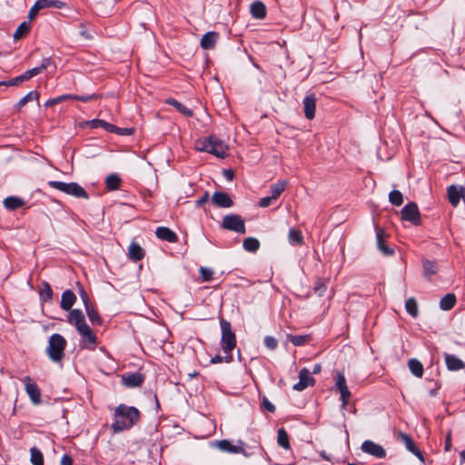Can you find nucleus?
I'll list each match as a JSON object with an SVG mask.
<instances>
[{"label":"nucleus","instance_id":"nucleus-37","mask_svg":"<svg viewBox=\"0 0 465 465\" xmlns=\"http://www.w3.org/2000/svg\"><path fill=\"white\" fill-rule=\"evenodd\" d=\"M287 339L294 346H302L311 341V335H293L288 334Z\"/></svg>","mask_w":465,"mask_h":465},{"label":"nucleus","instance_id":"nucleus-39","mask_svg":"<svg viewBox=\"0 0 465 465\" xmlns=\"http://www.w3.org/2000/svg\"><path fill=\"white\" fill-rule=\"evenodd\" d=\"M287 186V182L284 180L278 181L277 183L272 184V198L274 200L278 199V197L282 194V193L285 190Z\"/></svg>","mask_w":465,"mask_h":465},{"label":"nucleus","instance_id":"nucleus-35","mask_svg":"<svg viewBox=\"0 0 465 465\" xmlns=\"http://www.w3.org/2000/svg\"><path fill=\"white\" fill-rule=\"evenodd\" d=\"M88 124L94 128L102 127L108 132L118 131V127H116L114 124H111L104 120H100V119L92 120V121L88 122Z\"/></svg>","mask_w":465,"mask_h":465},{"label":"nucleus","instance_id":"nucleus-36","mask_svg":"<svg viewBox=\"0 0 465 465\" xmlns=\"http://www.w3.org/2000/svg\"><path fill=\"white\" fill-rule=\"evenodd\" d=\"M166 104L173 105L175 107L181 114H183L185 116L191 117L193 116V111L187 108L185 105L182 104L178 101L174 100L173 98H168L165 101Z\"/></svg>","mask_w":465,"mask_h":465},{"label":"nucleus","instance_id":"nucleus-1","mask_svg":"<svg viewBox=\"0 0 465 465\" xmlns=\"http://www.w3.org/2000/svg\"><path fill=\"white\" fill-rule=\"evenodd\" d=\"M140 416V411L135 407L119 404L114 410V421L111 428L114 433L129 430L138 423Z\"/></svg>","mask_w":465,"mask_h":465},{"label":"nucleus","instance_id":"nucleus-15","mask_svg":"<svg viewBox=\"0 0 465 465\" xmlns=\"http://www.w3.org/2000/svg\"><path fill=\"white\" fill-rule=\"evenodd\" d=\"M217 447L225 452L229 453H242L244 452L243 445L244 443L242 440H239V445H233L228 440H222L217 441Z\"/></svg>","mask_w":465,"mask_h":465},{"label":"nucleus","instance_id":"nucleus-24","mask_svg":"<svg viewBox=\"0 0 465 465\" xmlns=\"http://www.w3.org/2000/svg\"><path fill=\"white\" fill-rule=\"evenodd\" d=\"M252 16L255 19H263L266 16V7L262 2L256 1L251 5Z\"/></svg>","mask_w":465,"mask_h":465},{"label":"nucleus","instance_id":"nucleus-11","mask_svg":"<svg viewBox=\"0 0 465 465\" xmlns=\"http://www.w3.org/2000/svg\"><path fill=\"white\" fill-rule=\"evenodd\" d=\"M315 379L312 376V372L307 368H302L299 372V381L292 387L294 391H302L309 386H313Z\"/></svg>","mask_w":465,"mask_h":465},{"label":"nucleus","instance_id":"nucleus-18","mask_svg":"<svg viewBox=\"0 0 465 465\" xmlns=\"http://www.w3.org/2000/svg\"><path fill=\"white\" fill-rule=\"evenodd\" d=\"M316 109V98L314 94L305 96L303 99V110L305 117L309 120L314 118Z\"/></svg>","mask_w":465,"mask_h":465},{"label":"nucleus","instance_id":"nucleus-57","mask_svg":"<svg viewBox=\"0 0 465 465\" xmlns=\"http://www.w3.org/2000/svg\"><path fill=\"white\" fill-rule=\"evenodd\" d=\"M61 465H73V459L70 455L64 454L61 459Z\"/></svg>","mask_w":465,"mask_h":465},{"label":"nucleus","instance_id":"nucleus-13","mask_svg":"<svg viewBox=\"0 0 465 465\" xmlns=\"http://www.w3.org/2000/svg\"><path fill=\"white\" fill-rule=\"evenodd\" d=\"M397 440L402 442L405 445L406 449L413 455H415L417 458H419V460H420L421 461L424 460L422 452L416 446L412 439L408 434L400 431L397 434Z\"/></svg>","mask_w":465,"mask_h":465},{"label":"nucleus","instance_id":"nucleus-33","mask_svg":"<svg viewBox=\"0 0 465 465\" xmlns=\"http://www.w3.org/2000/svg\"><path fill=\"white\" fill-rule=\"evenodd\" d=\"M277 443L284 450L291 448L289 435L284 428H280L277 431Z\"/></svg>","mask_w":465,"mask_h":465},{"label":"nucleus","instance_id":"nucleus-53","mask_svg":"<svg viewBox=\"0 0 465 465\" xmlns=\"http://www.w3.org/2000/svg\"><path fill=\"white\" fill-rule=\"evenodd\" d=\"M336 387L339 391L347 387L346 379L341 373H338L337 375Z\"/></svg>","mask_w":465,"mask_h":465},{"label":"nucleus","instance_id":"nucleus-23","mask_svg":"<svg viewBox=\"0 0 465 465\" xmlns=\"http://www.w3.org/2000/svg\"><path fill=\"white\" fill-rule=\"evenodd\" d=\"M76 301L74 292L71 290H66L62 293L60 306L64 311H70Z\"/></svg>","mask_w":465,"mask_h":465},{"label":"nucleus","instance_id":"nucleus-14","mask_svg":"<svg viewBox=\"0 0 465 465\" xmlns=\"http://www.w3.org/2000/svg\"><path fill=\"white\" fill-rule=\"evenodd\" d=\"M449 201L452 206L456 207L460 199L465 202V187L450 185L447 189Z\"/></svg>","mask_w":465,"mask_h":465},{"label":"nucleus","instance_id":"nucleus-51","mask_svg":"<svg viewBox=\"0 0 465 465\" xmlns=\"http://www.w3.org/2000/svg\"><path fill=\"white\" fill-rule=\"evenodd\" d=\"M262 407L271 413H273L276 411L275 406L266 397H263L262 401Z\"/></svg>","mask_w":465,"mask_h":465},{"label":"nucleus","instance_id":"nucleus-2","mask_svg":"<svg viewBox=\"0 0 465 465\" xmlns=\"http://www.w3.org/2000/svg\"><path fill=\"white\" fill-rule=\"evenodd\" d=\"M195 149L206 152L218 158H225L228 155L229 146L220 138L211 135L195 142Z\"/></svg>","mask_w":465,"mask_h":465},{"label":"nucleus","instance_id":"nucleus-63","mask_svg":"<svg viewBox=\"0 0 465 465\" xmlns=\"http://www.w3.org/2000/svg\"><path fill=\"white\" fill-rule=\"evenodd\" d=\"M223 175L224 177L229 180V181H232L234 177V173L232 170H224L223 171Z\"/></svg>","mask_w":465,"mask_h":465},{"label":"nucleus","instance_id":"nucleus-50","mask_svg":"<svg viewBox=\"0 0 465 465\" xmlns=\"http://www.w3.org/2000/svg\"><path fill=\"white\" fill-rule=\"evenodd\" d=\"M339 391L341 393V400L342 402V406L345 407L349 403L351 392H350L348 387L343 388V389L340 390Z\"/></svg>","mask_w":465,"mask_h":465},{"label":"nucleus","instance_id":"nucleus-29","mask_svg":"<svg viewBox=\"0 0 465 465\" xmlns=\"http://www.w3.org/2000/svg\"><path fill=\"white\" fill-rule=\"evenodd\" d=\"M288 241L291 244L301 245L303 242V236L301 230L291 228L288 232Z\"/></svg>","mask_w":465,"mask_h":465},{"label":"nucleus","instance_id":"nucleus-60","mask_svg":"<svg viewBox=\"0 0 465 465\" xmlns=\"http://www.w3.org/2000/svg\"><path fill=\"white\" fill-rule=\"evenodd\" d=\"M29 74V71L27 70V71H26V72H25L23 74H21V75H19V76L15 77V81H16V82H20V83H22V82H24V81H26V80H28V79H30V78H32V77H31V75H30V74Z\"/></svg>","mask_w":465,"mask_h":465},{"label":"nucleus","instance_id":"nucleus-6","mask_svg":"<svg viewBox=\"0 0 465 465\" xmlns=\"http://www.w3.org/2000/svg\"><path fill=\"white\" fill-rule=\"evenodd\" d=\"M77 331L81 336L80 347L88 351H94L97 347V338L89 325L86 323Z\"/></svg>","mask_w":465,"mask_h":465},{"label":"nucleus","instance_id":"nucleus-61","mask_svg":"<svg viewBox=\"0 0 465 465\" xmlns=\"http://www.w3.org/2000/svg\"><path fill=\"white\" fill-rule=\"evenodd\" d=\"M81 297L83 299V302H84V308H87V306H91L92 305V303L90 302V300L88 298L87 293L84 290L82 291Z\"/></svg>","mask_w":465,"mask_h":465},{"label":"nucleus","instance_id":"nucleus-48","mask_svg":"<svg viewBox=\"0 0 465 465\" xmlns=\"http://www.w3.org/2000/svg\"><path fill=\"white\" fill-rule=\"evenodd\" d=\"M438 272L437 263H425L423 275L427 279H430Z\"/></svg>","mask_w":465,"mask_h":465},{"label":"nucleus","instance_id":"nucleus-27","mask_svg":"<svg viewBox=\"0 0 465 465\" xmlns=\"http://www.w3.org/2000/svg\"><path fill=\"white\" fill-rule=\"evenodd\" d=\"M24 204L23 199L16 196H9L4 200V206L10 211L21 208Z\"/></svg>","mask_w":465,"mask_h":465},{"label":"nucleus","instance_id":"nucleus-3","mask_svg":"<svg viewBox=\"0 0 465 465\" xmlns=\"http://www.w3.org/2000/svg\"><path fill=\"white\" fill-rule=\"evenodd\" d=\"M222 331L221 346L225 353V362L232 361V351L236 347V335L232 331V324L227 320L220 319Z\"/></svg>","mask_w":465,"mask_h":465},{"label":"nucleus","instance_id":"nucleus-41","mask_svg":"<svg viewBox=\"0 0 465 465\" xmlns=\"http://www.w3.org/2000/svg\"><path fill=\"white\" fill-rule=\"evenodd\" d=\"M39 295H40V300L42 302H49L52 300L53 290L48 282H43V287L40 290Z\"/></svg>","mask_w":465,"mask_h":465},{"label":"nucleus","instance_id":"nucleus-40","mask_svg":"<svg viewBox=\"0 0 465 465\" xmlns=\"http://www.w3.org/2000/svg\"><path fill=\"white\" fill-rule=\"evenodd\" d=\"M243 248L247 252H255L260 248V242L253 237H248L243 240Z\"/></svg>","mask_w":465,"mask_h":465},{"label":"nucleus","instance_id":"nucleus-42","mask_svg":"<svg viewBox=\"0 0 465 465\" xmlns=\"http://www.w3.org/2000/svg\"><path fill=\"white\" fill-rule=\"evenodd\" d=\"M199 274L202 282H209L213 280L214 271L212 268L201 266Z\"/></svg>","mask_w":465,"mask_h":465},{"label":"nucleus","instance_id":"nucleus-32","mask_svg":"<svg viewBox=\"0 0 465 465\" xmlns=\"http://www.w3.org/2000/svg\"><path fill=\"white\" fill-rule=\"evenodd\" d=\"M405 309L412 318H417L419 316L418 302L414 297H411L406 300Z\"/></svg>","mask_w":465,"mask_h":465},{"label":"nucleus","instance_id":"nucleus-17","mask_svg":"<svg viewBox=\"0 0 465 465\" xmlns=\"http://www.w3.org/2000/svg\"><path fill=\"white\" fill-rule=\"evenodd\" d=\"M444 360L449 371H457L465 368V362L455 355L444 353Z\"/></svg>","mask_w":465,"mask_h":465},{"label":"nucleus","instance_id":"nucleus-44","mask_svg":"<svg viewBox=\"0 0 465 465\" xmlns=\"http://www.w3.org/2000/svg\"><path fill=\"white\" fill-rule=\"evenodd\" d=\"M329 280L325 278H319L314 284L313 290L319 295L322 296L327 289Z\"/></svg>","mask_w":465,"mask_h":465},{"label":"nucleus","instance_id":"nucleus-54","mask_svg":"<svg viewBox=\"0 0 465 465\" xmlns=\"http://www.w3.org/2000/svg\"><path fill=\"white\" fill-rule=\"evenodd\" d=\"M40 10L41 9L39 7H37V4L35 3V5L31 7V9L29 10V13H28L29 22H31L32 20H34L36 17V15H38Z\"/></svg>","mask_w":465,"mask_h":465},{"label":"nucleus","instance_id":"nucleus-56","mask_svg":"<svg viewBox=\"0 0 465 465\" xmlns=\"http://www.w3.org/2000/svg\"><path fill=\"white\" fill-rule=\"evenodd\" d=\"M451 430H449L445 439L444 450L445 451H450L451 450Z\"/></svg>","mask_w":465,"mask_h":465},{"label":"nucleus","instance_id":"nucleus-64","mask_svg":"<svg viewBox=\"0 0 465 465\" xmlns=\"http://www.w3.org/2000/svg\"><path fill=\"white\" fill-rule=\"evenodd\" d=\"M19 84H21V83L20 82H16L15 78H14V79H12V80H10L8 82L0 83V85L5 84V85L12 86V85H17Z\"/></svg>","mask_w":465,"mask_h":465},{"label":"nucleus","instance_id":"nucleus-4","mask_svg":"<svg viewBox=\"0 0 465 465\" xmlns=\"http://www.w3.org/2000/svg\"><path fill=\"white\" fill-rule=\"evenodd\" d=\"M66 345L67 341L63 335L59 333L52 334L45 350L49 359L54 362H61L64 357Z\"/></svg>","mask_w":465,"mask_h":465},{"label":"nucleus","instance_id":"nucleus-26","mask_svg":"<svg viewBox=\"0 0 465 465\" xmlns=\"http://www.w3.org/2000/svg\"><path fill=\"white\" fill-rule=\"evenodd\" d=\"M128 254L130 259L140 261L144 257V251L137 242H132L129 246Z\"/></svg>","mask_w":465,"mask_h":465},{"label":"nucleus","instance_id":"nucleus-46","mask_svg":"<svg viewBox=\"0 0 465 465\" xmlns=\"http://www.w3.org/2000/svg\"><path fill=\"white\" fill-rule=\"evenodd\" d=\"M389 201L395 206H400L403 203V195L398 190H393L389 194Z\"/></svg>","mask_w":465,"mask_h":465},{"label":"nucleus","instance_id":"nucleus-21","mask_svg":"<svg viewBox=\"0 0 465 465\" xmlns=\"http://www.w3.org/2000/svg\"><path fill=\"white\" fill-rule=\"evenodd\" d=\"M386 234L382 229H376V241L379 250L386 256H391L393 253V249L385 244Z\"/></svg>","mask_w":465,"mask_h":465},{"label":"nucleus","instance_id":"nucleus-47","mask_svg":"<svg viewBox=\"0 0 465 465\" xmlns=\"http://www.w3.org/2000/svg\"><path fill=\"white\" fill-rule=\"evenodd\" d=\"M51 64V60L49 58L44 59L42 64L35 68H32L29 71V74L31 77L37 75L38 74L42 73L44 70H45Z\"/></svg>","mask_w":465,"mask_h":465},{"label":"nucleus","instance_id":"nucleus-25","mask_svg":"<svg viewBox=\"0 0 465 465\" xmlns=\"http://www.w3.org/2000/svg\"><path fill=\"white\" fill-rule=\"evenodd\" d=\"M408 367L410 369V371L417 378H421L424 372L423 365L422 363L415 359H410L408 361Z\"/></svg>","mask_w":465,"mask_h":465},{"label":"nucleus","instance_id":"nucleus-38","mask_svg":"<svg viewBox=\"0 0 465 465\" xmlns=\"http://www.w3.org/2000/svg\"><path fill=\"white\" fill-rule=\"evenodd\" d=\"M30 455V461L33 465H44V455L38 448L32 447Z\"/></svg>","mask_w":465,"mask_h":465},{"label":"nucleus","instance_id":"nucleus-59","mask_svg":"<svg viewBox=\"0 0 465 465\" xmlns=\"http://www.w3.org/2000/svg\"><path fill=\"white\" fill-rule=\"evenodd\" d=\"M116 134H119L121 135H131L134 133V130L131 128H119L118 131L115 132Z\"/></svg>","mask_w":465,"mask_h":465},{"label":"nucleus","instance_id":"nucleus-30","mask_svg":"<svg viewBox=\"0 0 465 465\" xmlns=\"http://www.w3.org/2000/svg\"><path fill=\"white\" fill-rule=\"evenodd\" d=\"M37 4V7L41 10L45 8H63L64 7V3L59 0H37L35 2Z\"/></svg>","mask_w":465,"mask_h":465},{"label":"nucleus","instance_id":"nucleus-5","mask_svg":"<svg viewBox=\"0 0 465 465\" xmlns=\"http://www.w3.org/2000/svg\"><path fill=\"white\" fill-rule=\"evenodd\" d=\"M48 185L56 189L65 194L76 197L88 199V194L85 190L76 183H64L58 181H50Z\"/></svg>","mask_w":465,"mask_h":465},{"label":"nucleus","instance_id":"nucleus-20","mask_svg":"<svg viewBox=\"0 0 465 465\" xmlns=\"http://www.w3.org/2000/svg\"><path fill=\"white\" fill-rule=\"evenodd\" d=\"M219 38V34L213 31L203 35L200 45L204 50L213 49Z\"/></svg>","mask_w":465,"mask_h":465},{"label":"nucleus","instance_id":"nucleus-43","mask_svg":"<svg viewBox=\"0 0 465 465\" xmlns=\"http://www.w3.org/2000/svg\"><path fill=\"white\" fill-rule=\"evenodd\" d=\"M121 183V179L117 174H110L105 179V184L108 190L118 189Z\"/></svg>","mask_w":465,"mask_h":465},{"label":"nucleus","instance_id":"nucleus-7","mask_svg":"<svg viewBox=\"0 0 465 465\" xmlns=\"http://www.w3.org/2000/svg\"><path fill=\"white\" fill-rule=\"evenodd\" d=\"M222 227L223 229L233 231L238 233H245L246 228L243 219L237 214L225 215L222 222Z\"/></svg>","mask_w":465,"mask_h":465},{"label":"nucleus","instance_id":"nucleus-34","mask_svg":"<svg viewBox=\"0 0 465 465\" xmlns=\"http://www.w3.org/2000/svg\"><path fill=\"white\" fill-rule=\"evenodd\" d=\"M30 22L21 23L14 33V39L16 41L22 39L30 32Z\"/></svg>","mask_w":465,"mask_h":465},{"label":"nucleus","instance_id":"nucleus-12","mask_svg":"<svg viewBox=\"0 0 465 465\" xmlns=\"http://www.w3.org/2000/svg\"><path fill=\"white\" fill-rule=\"evenodd\" d=\"M361 450L373 457L382 459L386 456L384 448L372 440H367L361 444Z\"/></svg>","mask_w":465,"mask_h":465},{"label":"nucleus","instance_id":"nucleus-19","mask_svg":"<svg viewBox=\"0 0 465 465\" xmlns=\"http://www.w3.org/2000/svg\"><path fill=\"white\" fill-rule=\"evenodd\" d=\"M213 203L222 208L232 206L233 202L226 193L215 192L212 197Z\"/></svg>","mask_w":465,"mask_h":465},{"label":"nucleus","instance_id":"nucleus-9","mask_svg":"<svg viewBox=\"0 0 465 465\" xmlns=\"http://www.w3.org/2000/svg\"><path fill=\"white\" fill-rule=\"evenodd\" d=\"M24 382L25 385V391L28 394L31 401L35 405H39L41 403V391L37 384L33 381L30 376H25L24 379Z\"/></svg>","mask_w":465,"mask_h":465},{"label":"nucleus","instance_id":"nucleus-22","mask_svg":"<svg viewBox=\"0 0 465 465\" xmlns=\"http://www.w3.org/2000/svg\"><path fill=\"white\" fill-rule=\"evenodd\" d=\"M156 236L163 241H166L168 242H176L178 238L174 232H173L168 227H158L155 231Z\"/></svg>","mask_w":465,"mask_h":465},{"label":"nucleus","instance_id":"nucleus-62","mask_svg":"<svg viewBox=\"0 0 465 465\" xmlns=\"http://www.w3.org/2000/svg\"><path fill=\"white\" fill-rule=\"evenodd\" d=\"M223 361H225V356L223 357V356L217 354V355H215L214 357L212 358L211 362L215 364V363H221Z\"/></svg>","mask_w":465,"mask_h":465},{"label":"nucleus","instance_id":"nucleus-45","mask_svg":"<svg viewBox=\"0 0 465 465\" xmlns=\"http://www.w3.org/2000/svg\"><path fill=\"white\" fill-rule=\"evenodd\" d=\"M39 99V94L35 91L29 92L25 96H24L22 99L19 100L17 103V107L20 109L24 105H25L28 102L31 101H38Z\"/></svg>","mask_w":465,"mask_h":465},{"label":"nucleus","instance_id":"nucleus-28","mask_svg":"<svg viewBox=\"0 0 465 465\" xmlns=\"http://www.w3.org/2000/svg\"><path fill=\"white\" fill-rule=\"evenodd\" d=\"M85 311H86L88 319L93 325L100 326L103 324L102 317L100 316L99 312L93 305L87 306V308H85Z\"/></svg>","mask_w":465,"mask_h":465},{"label":"nucleus","instance_id":"nucleus-31","mask_svg":"<svg viewBox=\"0 0 465 465\" xmlns=\"http://www.w3.org/2000/svg\"><path fill=\"white\" fill-rule=\"evenodd\" d=\"M456 296L453 293H447L440 302V307L443 311H449L454 307Z\"/></svg>","mask_w":465,"mask_h":465},{"label":"nucleus","instance_id":"nucleus-8","mask_svg":"<svg viewBox=\"0 0 465 465\" xmlns=\"http://www.w3.org/2000/svg\"><path fill=\"white\" fill-rule=\"evenodd\" d=\"M401 218L403 221L410 222L411 224L418 226L421 223L420 213L418 205L411 202L407 203L401 211Z\"/></svg>","mask_w":465,"mask_h":465},{"label":"nucleus","instance_id":"nucleus-10","mask_svg":"<svg viewBox=\"0 0 465 465\" xmlns=\"http://www.w3.org/2000/svg\"><path fill=\"white\" fill-rule=\"evenodd\" d=\"M144 379V374L139 371L126 372L121 376L122 384L127 388L140 387L143 383Z\"/></svg>","mask_w":465,"mask_h":465},{"label":"nucleus","instance_id":"nucleus-52","mask_svg":"<svg viewBox=\"0 0 465 465\" xmlns=\"http://www.w3.org/2000/svg\"><path fill=\"white\" fill-rule=\"evenodd\" d=\"M99 96L97 94H90V95H73L72 100H77L81 102H89L94 99H97Z\"/></svg>","mask_w":465,"mask_h":465},{"label":"nucleus","instance_id":"nucleus-55","mask_svg":"<svg viewBox=\"0 0 465 465\" xmlns=\"http://www.w3.org/2000/svg\"><path fill=\"white\" fill-rule=\"evenodd\" d=\"M275 201L272 196L263 197L259 202V206L262 208H266L272 204V203Z\"/></svg>","mask_w":465,"mask_h":465},{"label":"nucleus","instance_id":"nucleus-58","mask_svg":"<svg viewBox=\"0 0 465 465\" xmlns=\"http://www.w3.org/2000/svg\"><path fill=\"white\" fill-rule=\"evenodd\" d=\"M73 94H64L54 98V103L59 104L66 100H72Z\"/></svg>","mask_w":465,"mask_h":465},{"label":"nucleus","instance_id":"nucleus-16","mask_svg":"<svg viewBox=\"0 0 465 465\" xmlns=\"http://www.w3.org/2000/svg\"><path fill=\"white\" fill-rule=\"evenodd\" d=\"M67 321L71 325H74L77 331L86 324L84 313L78 309L70 310Z\"/></svg>","mask_w":465,"mask_h":465},{"label":"nucleus","instance_id":"nucleus-49","mask_svg":"<svg viewBox=\"0 0 465 465\" xmlns=\"http://www.w3.org/2000/svg\"><path fill=\"white\" fill-rule=\"evenodd\" d=\"M264 345L270 350H275L278 346L277 340L272 336H266L264 338Z\"/></svg>","mask_w":465,"mask_h":465}]
</instances>
